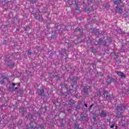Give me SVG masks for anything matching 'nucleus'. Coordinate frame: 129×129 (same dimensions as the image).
<instances>
[{
	"mask_svg": "<svg viewBox=\"0 0 129 129\" xmlns=\"http://www.w3.org/2000/svg\"><path fill=\"white\" fill-rule=\"evenodd\" d=\"M108 98V96H106V98H107H107Z\"/></svg>",
	"mask_w": 129,
	"mask_h": 129,
	"instance_id": "nucleus-22",
	"label": "nucleus"
},
{
	"mask_svg": "<svg viewBox=\"0 0 129 129\" xmlns=\"http://www.w3.org/2000/svg\"><path fill=\"white\" fill-rule=\"evenodd\" d=\"M84 105H85V107H87V104H85Z\"/></svg>",
	"mask_w": 129,
	"mask_h": 129,
	"instance_id": "nucleus-17",
	"label": "nucleus"
},
{
	"mask_svg": "<svg viewBox=\"0 0 129 129\" xmlns=\"http://www.w3.org/2000/svg\"><path fill=\"white\" fill-rule=\"evenodd\" d=\"M39 92H40V95H43V94H44V90L41 89L40 90H39Z\"/></svg>",
	"mask_w": 129,
	"mask_h": 129,
	"instance_id": "nucleus-9",
	"label": "nucleus"
},
{
	"mask_svg": "<svg viewBox=\"0 0 129 129\" xmlns=\"http://www.w3.org/2000/svg\"><path fill=\"white\" fill-rule=\"evenodd\" d=\"M116 74L119 75V76H120L121 78H125V76L124 75V74L121 72H116Z\"/></svg>",
	"mask_w": 129,
	"mask_h": 129,
	"instance_id": "nucleus-1",
	"label": "nucleus"
},
{
	"mask_svg": "<svg viewBox=\"0 0 129 129\" xmlns=\"http://www.w3.org/2000/svg\"><path fill=\"white\" fill-rule=\"evenodd\" d=\"M106 112L104 111H102L101 112H100V115L101 116H106Z\"/></svg>",
	"mask_w": 129,
	"mask_h": 129,
	"instance_id": "nucleus-3",
	"label": "nucleus"
},
{
	"mask_svg": "<svg viewBox=\"0 0 129 129\" xmlns=\"http://www.w3.org/2000/svg\"><path fill=\"white\" fill-rule=\"evenodd\" d=\"M89 89V87L87 88V87H85L83 90V92L85 93V95H86V96H87V95H88V89Z\"/></svg>",
	"mask_w": 129,
	"mask_h": 129,
	"instance_id": "nucleus-2",
	"label": "nucleus"
},
{
	"mask_svg": "<svg viewBox=\"0 0 129 129\" xmlns=\"http://www.w3.org/2000/svg\"><path fill=\"white\" fill-rule=\"evenodd\" d=\"M28 28H29V27H27V28H26V30H28Z\"/></svg>",
	"mask_w": 129,
	"mask_h": 129,
	"instance_id": "nucleus-23",
	"label": "nucleus"
},
{
	"mask_svg": "<svg viewBox=\"0 0 129 129\" xmlns=\"http://www.w3.org/2000/svg\"><path fill=\"white\" fill-rule=\"evenodd\" d=\"M115 5H120L121 1L120 0H116L114 2Z\"/></svg>",
	"mask_w": 129,
	"mask_h": 129,
	"instance_id": "nucleus-5",
	"label": "nucleus"
},
{
	"mask_svg": "<svg viewBox=\"0 0 129 129\" xmlns=\"http://www.w3.org/2000/svg\"><path fill=\"white\" fill-rule=\"evenodd\" d=\"M110 127H111V128H113V127H114V124H112V125L110 126Z\"/></svg>",
	"mask_w": 129,
	"mask_h": 129,
	"instance_id": "nucleus-14",
	"label": "nucleus"
},
{
	"mask_svg": "<svg viewBox=\"0 0 129 129\" xmlns=\"http://www.w3.org/2000/svg\"><path fill=\"white\" fill-rule=\"evenodd\" d=\"M19 111L20 112H22V111H25V108H22V109H20Z\"/></svg>",
	"mask_w": 129,
	"mask_h": 129,
	"instance_id": "nucleus-11",
	"label": "nucleus"
},
{
	"mask_svg": "<svg viewBox=\"0 0 129 129\" xmlns=\"http://www.w3.org/2000/svg\"><path fill=\"white\" fill-rule=\"evenodd\" d=\"M76 10H79V8H78V7H77V8H76Z\"/></svg>",
	"mask_w": 129,
	"mask_h": 129,
	"instance_id": "nucleus-20",
	"label": "nucleus"
},
{
	"mask_svg": "<svg viewBox=\"0 0 129 129\" xmlns=\"http://www.w3.org/2000/svg\"><path fill=\"white\" fill-rule=\"evenodd\" d=\"M12 85L13 86H16V84L15 83H12Z\"/></svg>",
	"mask_w": 129,
	"mask_h": 129,
	"instance_id": "nucleus-15",
	"label": "nucleus"
},
{
	"mask_svg": "<svg viewBox=\"0 0 129 129\" xmlns=\"http://www.w3.org/2000/svg\"><path fill=\"white\" fill-rule=\"evenodd\" d=\"M123 109H125L124 107L118 106L117 107V110H118V111H121L122 110H123Z\"/></svg>",
	"mask_w": 129,
	"mask_h": 129,
	"instance_id": "nucleus-4",
	"label": "nucleus"
},
{
	"mask_svg": "<svg viewBox=\"0 0 129 129\" xmlns=\"http://www.w3.org/2000/svg\"><path fill=\"white\" fill-rule=\"evenodd\" d=\"M76 126L77 127H79L78 125H76Z\"/></svg>",
	"mask_w": 129,
	"mask_h": 129,
	"instance_id": "nucleus-21",
	"label": "nucleus"
},
{
	"mask_svg": "<svg viewBox=\"0 0 129 129\" xmlns=\"http://www.w3.org/2000/svg\"><path fill=\"white\" fill-rule=\"evenodd\" d=\"M116 126V128L117 127V126Z\"/></svg>",
	"mask_w": 129,
	"mask_h": 129,
	"instance_id": "nucleus-24",
	"label": "nucleus"
},
{
	"mask_svg": "<svg viewBox=\"0 0 129 129\" xmlns=\"http://www.w3.org/2000/svg\"><path fill=\"white\" fill-rule=\"evenodd\" d=\"M92 106H93V105H91L90 106V108H91V107H92Z\"/></svg>",
	"mask_w": 129,
	"mask_h": 129,
	"instance_id": "nucleus-18",
	"label": "nucleus"
},
{
	"mask_svg": "<svg viewBox=\"0 0 129 129\" xmlns=\"http://www.w3.org/2000/svg\"><path fill=\"white\" fill-rule=\"evenodd\" d=\"M36 20H38V21H42V16L38 15L36 17Z\"/></svg>",
	"mask_w": 129,
	"mask_h": 129,
	"instance_id": "nucleus-6",
	"label": "nucleus"
},
{
	"mask_svg": "<svg viewBox=\"0 0 129 129\" xmlns=\"http://www.w3.org/2000/svg\"><path fill=\"white\" fill-rule=\"evenodd\" d=\"M69 104H70V105H73L74 104V102H73V100H70Z\"/></svg>",
	"mask_w": 129,
	"mask_h": 129,
	"instance_id": "nucleus-8",
	"label": "nucleus"
},
{
	"mask_svg": "<svg viewBox=\"0 0 129 129\" xmlns=\"http://www.w3.org/2000/svg\"><path fill=\"white\" fill-rule=\"evenodd\" d=\"M111 78H108V79L107 80V83H108V84L111 83Z\"/></svg>",
	"mask_w": 129,
	"mask_h": 129,
	"instance_id": "nucleus-7",
	"label": "nucleus"
},
{
	"mask_svg": "<svg viewBox=\"0 0 129 129\" xmlns=\"http://www.w3.org/2000/svg\"><path fill=\"white\" fill-rule=\"evenodd\" d=\"M18 87H16V88H15V90H17V89H18Z\"/></svg>",
	"mask_w": 129,
	"mask_h": 129,
	"instance_id": "nucleus-19",
	"label": "nucleus"
},
{
	"mask_svg": "<svg viewBox=\"0 0 129 129\" xmlns=\"http://www.w3.org/2000/svg\"><path fill=\"white\" fill-rule=\"evenodd\" d=\"M17 86H21V84L19 83L17 85Z\"/></svg>",
	"mask_w": 129,
	"mask_h": 129,
	"instance_id": "nucleus-16",
	"label": "nucleus"
},
{
	"mask_svg": "<svg viewBox=\"0 0 129 129\" xmlns=\"http://www.w3.org/2000/svg\"><path fill=\"white\" fill-rule=\"evenodd\" d=\"M118 13H119L120 14H121V13H122V9H118Z\"/></svg>",
	"mask_w": 129,
	"mask_h": 129,
	"instance_id": "nucleus-12",
	"label": "nucleus"
},
{
	"mask_svg": "<svg viewBox=\"0 0 129 129\" xmlns=\"http://www.w3.org/2000/svg\"><path fill=\"white\" fill-rule=\"evenodd\" d=\"M28 54H29V55H31V54H32V52L31 51L29 50L28 51Z\"/></svg>",
	"mask_w": 129,
	"mask_h": 129,
	"instance_id": "nucleus-13",
	"label": "nucleus"
},
{
	"mask_svg": "<svg viewBox=\"0 0 129 129\" xmlns=\"http://www.w3.org/2000/svg\"><path fill=\"white\" fill-rule=\"evenodd\" d=\"M118 34H123V32L121 30V29H119L118 30Z\"/></svg>",
	"mask_w": 129,
	"mask_h": 129,
	"instance_id": "nucleus-10",
	"label": "nucleus"
}]
</instances>
